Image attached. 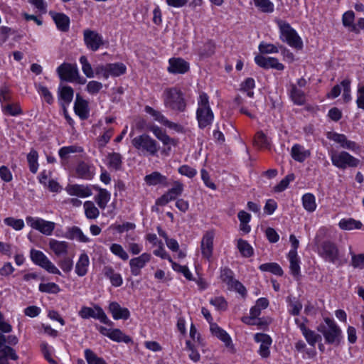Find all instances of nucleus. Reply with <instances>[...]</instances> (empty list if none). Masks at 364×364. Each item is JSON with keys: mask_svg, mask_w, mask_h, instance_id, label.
Here are the masks:
<instances>
[{"mask_svg": "<svg viewBox=\"0 0 364 364\" xmlns=\"http://www.w3.org/2000/svg\"><path fill=\"white\" fill-rule=\"evenodd\" d=\"M323 321L317 326V331L323 335L326 343L339 346L343 339L341 328L328 317L324 318Z\"/></svg>", "mask_w": 364, "mask_h": 364, "instance_id": "1", "label": "nucleus"}, {"mask_svg": "<svg viewBox=\"0 0 364 364\" xmlns=\"http://www.w3.org/2000/svg\"><path fill=\"white\" fill-rule=\"evenodd\" d=\"M318 253L326 262L334 264L337 267L346 263V259H342L336 244L331 240L322 242L318 247Z\"/></svg>", "mask_w": 364, "mask_h": 364, "instance_id": "2", "label": "nucleus"}, {"mask_svg": "<svg viewBox=\"0 0 364 364\" xmlns=\"http://www.w3.org/2000/svg\"><path fill=\"white\" fill-rule=\"evenodd\" d=\"M164 106L174 111L183 112L186 102L183 92L176 87L166 89L164 92Z\"/></svg>", "mask_w": 364, "mask_h": 364, "instance_id": "3", "label": "nucleus"}, {"mask_svg": "<svg viewBox=\"0 0 364 364\" xmlns=\"http://www.w3.org/2000/svg\"><path fill=\"white\" fill-rule=\"evenodd\" d=\"M277 24L280 31V39L293 48L302 49V40L290 24L282 20L278 21Z\"/></svg>", "mask_w": 364, "mask_h": 364, "instance_id": "4", "label": "nucleus"}, {"mask_svg": "<svg viewBox=\"0 0 364 364\" xmlns=\"http://www.w3.org/2000/svg\"><path fill=\"white\" fill-rule=\"evenodd\" d=\"M196 116L201 129L210 125L213 120L214 115L209 105L208 96L205 92L200 94Z\"/></svg>", "mask_w": 364, "mask_h": 364, "instance_id": "5", "label": "nucleus"}, {"mask_svg": "<svg viewBox=\"0 0 364 364\" xmlns=\"http://www.w3.org/2000/svg\"><path fill=\"white\" fill-rule=\"evenodd\" d=\"M133 146L139 151L154 156L159 150L157 142L146 134L137 136L132 140Z\"/></svg>", "mask_w": 364, "mask_h": 364, "instance_id": "6", "label": "nucleus"}, {"mask_svg": "<svg viewBox=\"0 0 364 364\" xmlns=\"http://www.w3.org/2000/svg\"><path fill=\"white\" fill-rule=\"evenodd\" d=\"M331 159L333 165L341 169H345L347 167H356L359 164L358 159L353 157L346 151H332L331 154Z\"/></svg>", "mask_w": 364, "mask_h": 364, "instance_id": "7", "label": "nucleus"}, {"mask_svg": "<svg viewBox=\"0 0 364 364\" xmlns=\"http://www.w3.org/2000/svg\"><path fill=\"white\" fill-rule=\"evenodd\" d=\"M78 314L83 319L93 318L100 320V322L109 326L114 325L113 322L107 318L103 309L97 305L95 306L94 308L82 306L79 311Z\"/></svg>", "mask_w": 364, "mask_h": 364, "instance_id": "8", "label": "nucleus"}, {"mask_svg": "<svg viewBox=\"0 0 364 364\" xmlns=\"http://www.w3.org/2000/svg\"><path fill=\"white\" fill-rule=\"evenodd\" d=\"M31 260L37 265L46 269L47 272L54 274H60V270L52 263V262L41 251L32 249L31 250Z\"/></svg>", "mask_w": 364, "mask_h": 364, "instance_id": "9", "label": "nucleus"}, {"mask_svg": "<svg viewBox=\"0 0 364 364\" xmlns=\"http://www.w3.org/2000/svg\"><path fill=\"white\" fill-rule=\"evenodd\" d=\"M220 277L223 282L228 285V289L234 290L242 296L246 295L247 291L245 287L240 282L234 278V274L231 269L228 268L223 269Z\"/></svg>", "mask_w": 364, "mask_h": 364, "instance_id": "10", "label": "nucleus"}, {"mask_svg": "<svg viewBox=\"0 0 364 364\" xmlns=\"http://www.w3.org/2000/svg\"><path fill=\"white\" fill-rule=\"evenodd\" d=\"M26 220L32 228L38 230L46 235H50L55 229V223L53 222L46 221L42 218L28 216Z\"/></svg>", "mask_w": 364, "mask_h": 364, "instance_id": "11", "label": "nucleus"}, {"mask_svg": "<svg viewBox=\"0 0 364 364\" xmlns=\"http://www.w3.org/2000/svg\"><path fill=\"white\" fill-rule=\"evenodd\" d=\"M83 38L87 48L92 51L97 50L104 45L102 36L95 31L90 29L84 30Z\"/></svg>", "mask_w": 364, "mask_h": 364, "instance_id": "12", "label": "nucleus"}, {"mask_svg": "<svg viewBox=\"0 0 364 364\" xmlns=\"http://www.w3.org/2000/svg\"><path fill=\"white\" fill-rule=\"evenodd\" d=\"M60 78L68 82H74L79 77L77 68L70 63H63L57 68Z\"/></svg>", "mask_w": 364, "mask_h": 364, "instance_id": "13", "label": "nucleus"}, {"mask_svg": "<svg viewBox=\"0 0 364 364\" xmlns=\"http://www.w3.org/2000/svg\"><path fill=\"white\" fill-rule=\"evenodd\" d=\"M214 237L215 232L213 230L207 231L203 235L200 242L201 253L207 259H210L213 255Z\"/></svg>", "mask_w": 364, "mask_h": 364, "instance_id": "14", "label": "nucleus"}, {"mask_svg": "<svg viewBox=\"0 0 364 364\" xmlns=\"http://www.w3.org/2000/svg\"><path fill=\"white\" fill-rule=\"evenodd\" d=\"M255 61L257 65L264 69L274 68L277 70H283L284 69V65L275 58L257 55L255 58Z\"/></svg>", "mask_w": 364, "mask_h": 364, "instance_id": "15", "label": "nucleus"}, {"mask_svg": "<svg viewBox=\"0 0 364 364\" xmlns=\"http://www.w3.org/2000/svg\"><path fill=\"white\" fill-rule=\"evenodd\" d=\"M151 257L150 254L143 253L137 257L131 259L129 266L132 274L134 276L139 275L141 274V269L150 261Z\"/></svg>", "mask_w": 364, "mask_h": 364, "instance_id": "16", "label": "nucleus"}, {"mask_svg": "<svg viewBox=\"0 0 364 364\" xmlns=\"http://www.w3.org/2000/svg\"><path fill=\"white\" fill-rule=\"evenodd\" d=\"M168 71L173 74H184L189 70V63L181 58H172L168 60Z\"/></svg>", "mask_w": 364, "mask_h": 364, "instance_id": "17", "label": "nucleus"}, {"mask_svg": "<svg viewBox=\"0 0 364 364\" xmlns=\"http://www.w3.org/2000/svg\"><path fill=\"white\" fill-rule=\"evenodd\" d=\"M255 340L257 343H261L259 353L264 358H267L270 355L269 347L272 344L271 337L264 333H256L255 335Z\"/></svg>", "mask_w": 364, "mask_h": 364, "instance_id": "18", "label": "nucleus"}, {"mask_svg": "<svg viewBox=\"0 0 364 364\" xmlns=\"http://www.w3.org/2000/svg\"><path fill=\"white\" fill-rule=\"evenodd\" d=\"M74 110L75 114L81 119H86L89 117L90 109L88 102L87 100H84L80 94L76 95Z\"/></svg>", "mask_w": 364, "mask_h": 364, "instance_id": "19", "label": "nucleus"}, {"mask_svg": "<svg viewBox=\"0 0 364 364\" xmlns=\"http://www.w3.org/2000/svg\"><path fill=\"white\" fill-rule=\"evenodd\" d=\"M48 245L50 249L56 257H65L68 255L69 250V243L68 242L50 239Z\"/></svg>", "mask_w": 364, "mask_h": 364, "instance_id": "20", "label": "nucleus"}, {"mask_svg": "<svg viewBox=\"0 0 364 364\" xmlns=\"http://www.w3.org/2000/svg\"><path fill=\"white\" fill-rule=\"evenodd\" d=\"M109 311L112 314L113 318L115 320H127L130 316V313L128 309L121 307V306L115 301L111 302L109 304Z\"/></svg>", "mask_w": 364, "mask_h": 364, "instance_id": "21", "label": "nucleus"}, {"mask_svg": "<svg viewBox=\"0 0 364 364\" xmlns=\"http://www.w3.org/2000/svg\"><path fill=\"white\" fill-rule=\"evenodd\" d=\"M299 329L310 346L315 347L316 343L321 341V336L309 328L305 324H299Z\"/></svg>", "mask_w": 364, "mask_h": 364, "instance_id": "22", "label": "nucleus"}, {"mask_svg": "<svg viewBox=\"0 0 364 364\" xmlns=\"http://www.w3.org/2000/svg\"><path fill=\"white\" fill-rule=\"evenodd\" d=\"M149 129L153 132L155 136L159 140H160L164 144V145L176 146V140L168 136L166 133L164 131H163L160 127L155 125H151L149 127Z\"/></svg>", "mask_w": 364, "mask_h": 364, "instance_id": "23", "label": "nucleus"}, {"mask_svg": "<svg viewBox=\"0 0 364 364\" xmlns=\"http://www.w3.org/2000/svg\"><path fill=\"white\" fill-rule=\"evenodd\" d=\"M66 191L70 196H75L80 198L88 197L92 195L90 188L83 185H68Z\"/></svg>", "mask_w": 364, "mask_h": 364, "instance_id": "24", "label": "nucleus"}, {"mask_svg": "<svg viewBox=\"0 0 364 364\" xmlns=\"http://www.w3.org/2000/svg\"><path fill=\"white\" fill-rule=\"evenodd\" d=\"M0 356L1 358H10L14 360H16L18 358L14 349L6 345V336L2 333H0Z\"/></svg>", "mask_w": 364, "mask_h": 364, "instance_id": "25", "label": "nucleus"}, {"mask_svg": "<svg viewBox=\"0 0 364 364\" xmlns=\"http://www.w3.org/2000/svg\"><path fill=\"white\" fill-rule=\"evenodd\" d=\"M107 165L109 168L119 171L122 166V156L119 153H109L107 156Z\"/></svg>", "mask_w": 364, "mask_h": 364, "instance_id": "26", "label": "nucleus"}, {"mask_svg": "<svg viewBox=\"0 0 364 364\" xmlns=\"http://www.w3.org/2000/svg\"><path fill=\"white\" fill-rule=\"evenodd\" d=\"M289 95L291 100L296 105H302L306 102L305 93L301 89L297 87L295 84L290 85Z\"/></svg>", "mask_w": 364, "mask_h": 364, "instance_id": "27", "label": "nucleus"}, {"mask_svg": "<svg viewBox=\"0 0 364 364\" xmlns=\"http://www.w3.org/2000/svg\"><path fill=\"white\" fill-rule=\"evenodd\" d=\"M309 150H306L300 144H294L291 151V157L296 161L303 162L310 156Z\"/></svg>", "mask_w": 364, "mask_h": 364, "instance_id": "28", "label": "nucleus"}, {"mask_svg": "<svg viewBox=\"0 0 364 364\" xmlns=\"http://www.w3.org/2000/svg\"><path fill=\"white\" fill-rule=\"evenodd\" d=\"M76 173L80 178L91 179L94 176V167L87 163L81 161L76 168Z\"/></svg>", "mask_w": 364, "mask_h": 364, "instance_id": "29", "label": "nucleus"}, {"mask_svg": "<svg viewBox=\"0 0 364 364\" xmlns=\"http://www.w3.org/2000/svg\"><path fill=\"white\" fill-rule=\"evenodd\" d=\"M65 237L70 240H76L80 242H89V238L85 236L81 229L77 226L70 228L65 233Z\"/></svg>", "mask_w": 364, "mask_h": 364, "instance_id": "30", "label": "nucleus"}, {"mask_svg": "<svg viewBox=\"0 0 364 364\" xmlns=\"http://www.w3.org/2000/svg\"><path fill=\"white\" fill-rule=\"evenodd\" d=\"M53 19L55 21L57 28L63 31L66 32L69 29L70 18L68 16L61 13H56L53 15Z\"/></svg>", "mask_w": 364, "mask_h": 364, "instance_id": "31", "label": "nucleus"}, {"mask_svg": "<svg viewBox=\"0 0 364 364\" xmlns=\"http://www.w3.org/2000/svg\"><path fill=\"white\" fill-rule=\"evenodd\" d=\"M288 258L290 262L291 273L294 277L297 278L300 274L299 259L297 252H295L294 250H290Z\"/></svg>", "mask_w": 364, "mask_h": 364, "instance_id": "32", "label": "nucleus"}, {"mask_svg": "<svg viewBox=\"0 0 364 364\" xmlns=\"http://www.w3.org/2000/svg\"><path fill=\"white\" fill-rule=\"evenodd\" d=\"M89 264V257L87 254H81L75 266L76 274L80 277L85 276L87 272Z\"/></svg>", "mask_w": 364, "mask_h": 364, "instance_id": "33", "label": "nucleus"}, {"mask_svg": "<svg viewBox=\"0 0 364 364\" xmlns=\"http://www.w3.org/2000/svg\"><path fill=\"white\" fill-rule=\"evenodd\" d=\"M210 331L213 335L220 339L225 345L228 346L231 342V338L227 332L219 327L216 323H211Z\"/></svg>", "mask_w": 364, "mask_h": 364, "instance_id": "34", "label": "nucleus"}, {"mask_svg": "<svg viewBox=\"0 0 364 364\" xmlns=\"http://www.w3.org/2000/svg\"><path fill=\"white\" fill-rule=\"evenodd\" d=\"M166 177L161 175L159 172L155 171L149 175H146L144 181L149 186H156L159 183H165L166 182Z\"/></svg>", "mask_w": 364, "mask_h": 364, "instance_id": "35", "label": "nucleus"}, {"mask_svg": "<svg viewBox=\"0 0 364 364\" xmlns=\"http://www.w3.org/2000/svg\"><path fill=\"white\" fill-rule=\"evenodd\" d=\"M342 230H351L353 229H360L362 227L361 222L355 220L353 218L342 219L338 224Z\"/></svg>", "mask_w": 364, "mask_h": 364, "instance_id": "36", "label": "nucleus"}, {"mask_svg": "<svg viewBox=\"0 0 364 364\" xmlns=\"http://www.w3.org/2000/svg\"><path fill=\"white\" fill-rule=\"evenodd\" d=\"M109 338L116 342H124L125 343H129L132 342V338L125 335L120 329L114 328L112 330L109 335Z\"/></svg>", "mask_w": 364, "mask_h": 364, "instance_id": "37", "label": "nucleus"}, {"mask_svg": "<svg viewBox=\"0 0 364 364\" xmlns=\"http://www.w3.org/2000/svg\"><path fill=\"white\" fill-rule=\"evenodd\" d=\"M95 199L98 206L101 209H105L110 199V193L107 190L100 188Z\"/></svg>", "mask_w": 364, "mask_h": 364, "instance_id": "38", "label": "nucleus"}, {"mask_svg": "<svg viewBox=\"0 0 364 364\" xmlns=\"http://www.w3.org/2000/svg\"><path fill=\"white\" fill-rule=\"evenodd\" d=\"M355 18V14L353 11H348L344 13L342 18L343 24L346 27H350V31H354L355 33H358L359 30L357 26L353 23Z\"/></svg>", "mask_w": 364, "mask_h": 364, "instance_id": "39", "label": "nucleus"}, {"mask_svg": "<svg viewBox=\"0 0 364 364\" xmlns=\"http://www.w3.org/2000/svg\"><path fill=\"white\" fill-rule=\"evenodd\" d=\"M85 214L88 219H96L100 211L92 201H86L84 203Z\"/></svg>", "mask_w": 364, "mask_h": 364, "instance_id": "40", "label": "nucleus"}, {"mask_svg": "<svg viewBox=\"0 0 364 364\" xmlns=\"http://www.w3.org/2000/svg\"><path fill=\"white\" fill-rule=\"evenodd\" d=\"M259 269L262 272H269L278 276L283 274V270L281 267L274 262L262 264L259 267Z\"/></svg>", "mask_w": 364, "mask_h": 364, "instance_id": "41", "label": "nucleus"}, {"mask_svg": "<svg viewBox=\"0 0 364 364\" xmlns=\"http://www.w3.org/2000/svg\"><path fill=\"white\" fill-rule=\"evenodd\" d=\"M60 97L64 104L69 105L73 98L74 90L70 86H63L59 90Z\"/></svg>", "mask_w": 364, "mask_h": 364, "instance_id": "42", "label": "nucleus"}, {"mask_svg": "<svg viewBox=\"0 0 364 364\" xmlns=\"http://www.w3.org/2000/svg\"><path fill=\"white\" fill-rule=\"evenodd\" d=\"M2 111L5 114L10 116H18L23 113V111L18 103L7 104L2 105Z\"/></svg>", "mask_w": 364, "mask_h": 364, "instance_id": "43", "label": "nucleus"}, {"mask_svg": "<svg viewBox=\"0 0 364 364\" xmlns=\"http://www.w3.org/2000/svg\"><path fill=\"white\" fill-rule=\"evenodd\" d=\"M38 152L34 149H31L27 155V161L28 163L29 169L33 173H36L38 168Z\"/></svg>", "mask_w": 364, "mask_h": 364, "instance_id": "44", "label": "nucleus"}, {"mask_svg": "<svg viewBox=\"0 0 364 364\" xmlns=\"http://www.w3.org/2000/svg\"><path fill=\"white\" fill-rule=\"evenodd\" d=\"M303 206L309 212H313L316 210V204L315 197L311 193H306L302 197Z\"/></svg>", "mask_w": 364, "mask_h": 364, "instance_id": "45", "label": "nucleus"}, {"mask_svg": "<svg viewBox=\"0 0 364 364\" xmlns=\"http://www.w3.org/2000/svg\"><path fill=\"white\" fill-rule=\"evenodd\" d=\"M237 248L243 257H250L253 255V249L246 240L239 239L237 240Z\"/></svg>", "mask_w": 364, "mask_h": 364, "instance_id": "46", "label": "nucleus"}, {"mask_svg": "<svg viewBox=\"0 0 364 364\" xmlns=\"http://www.w3.org/2000/svg\"><path fill=\"white\" fill-rule=\"evenodd\" d=\"M108 69L109 75L114 77H117L125 73L127 70L126 66L122 63H109Z\"/></svg>", "mask_w": 364, "mask_h": 364, "instance_id": "47", "label": "nucleus"}, {"mask_svg": "<svg viewBox=\"0 0 364 364\" xmlns=\"http://www.w3.org/2000/svg\"><path fill=\"white\" fill-rule=\"evenodd\" d=\"M85 357L88 364H107L105 360L98 357L92 350L85 349Z\"/></svg>", "mask_w": 364, "mask_h": 364, "instance_id": "48", "label": "nucleus"}, {"mask_svg": "<svg viewBox=\"0 0 364 364\" xmlns=\"http://www.w3.org/2000/svg\"><path fill=\"white\" fill-rule=\"evenodd\" d=\"M255 6L264 13H272L274 11V4L269 0H253Z\"/></svg>", "mask_w": 364, "mask_h": 364, "instance_id": "49", "label": "nucleus"}, {"mask_svg": "<svg viewBox=\"0 0 364 364\" xmlns=\"http://www.w3.org/2000/svg\"><path fill=\"white\" fill-rule=\"evenodd\" d=\"M183 190V185L181 183L176 181L174 183V186L168 190L166 194L169 198V200H173L181 195Z\"/></svg>", "mask_w": 364, "mask_h": 364, "instance_id": "50", "label": "nucleus"}, {"mask_svg": "<svg viewBox=\"0 0 364 364\" xmlns=\"http://www.w3.org/2000/svg\"><path fill=\"white\" fill-rule=\"evenodd\" d=\"M110 251L114 255L119 257L124 261H126L129 259V255L127 252L124 250L122 246L119 244L114 243L110 246Z\"/></svg>", "mask_w": 364, "mask_h": 364, "instance_id": "51", "label": "nucleus"}, {"mask_svg": "<svg viewBox=\"0 0 364 364\" xmlns=\"http://www.w3.org/2000/svg\"><path fill=\"white\" fill-rule=\"evenodd\" d=\"M295 179L294 173H290L286 176L275 187L274 191L276 192H282L284 191L289 186L291 181Z\"/></svg>", "mask_w": 364, "mask_h": 364, "instance_id": "52", "label": "nucleus"}, {"mask_svg": "<svg viewBox=\"0 0 364 364\" xmlns=\"http://www.w3.org/2000/svg\"><path fill=\"white\" fill-rule=\"evenodd\" d=\"M80 62L82 65V70L83 73L87 77H94V72L92 68V66L90 63L88 62L86 56L82 55L80 58Z\"/></svg>", "mask_w": 364, "mask_h": 364, "instance_id": "53", "label": "nucleus"}, {"mask_svg": "<svg viewBox=\"0 0 364 364\" xmlns=\"http://www.w3.org/2000/svg\"><path fill=\"white\" fill-rule=\"evenodd\" d=\"M4 223L8 226L12 227L16 230H21L24 227V223L22 219H16L11 217L5 218Z\"/></svg>", "mask_w": 364, "mask_h": 364, "instance_id": "54", "label": "nucleus"}, {"mask_svg": "<svg viewBox=\"0 0 364 364\" xmlns=\"http://www.w3.org/2000/svg\"><path fill=\"white\" fill-rule=\"evenodd\" d=\"M255 144L259 148H267L269 145L267 136L262 132L256 134Z\"/></svg>", "mask_w": 364, "mask_h": 364, "instance_id": "55", "label": "nucleus"}, {"mask_svg": "<svg viewBox=\"0 0 364 364\" xmlns=\"http://www.w3.org/2000/svg\"><path fill=\"white\" fill-rule=\"evenodd\" d=\"M144 109H145V112L146 113H148L149 114H150L151 116H152L156 121L159 122V123H161L162 124L164 123L166 118L164 116V114L161 112L153 109L150 106H146Z\"/></svg>", "mask_w": 364, "mask_h": 364, "instance_id": "56", "label": "nucleus"}, {"mask_svg": "<svg viewBox=\"0 0 364 364\" xmlns=\"http://www.w3.org/2000/svg\"><path fill=\"white\" fill-rule=\"evenodd\" d=\"M81 151H82V149L80 147L76 146H64L59 150V156L62 159H65L70 154Z\"/></svg>", "mask_w": 364, "mask_h": 364, "instance_id": "57", "label": "nucleus"}, {"mask_svg": "<svg viewBox=\"0 0 364 364\" xmlns=\"http://www.w3.org/2000/svg\"><path fill=\"white\" fill-rule=\"evenodd\" d=\"M351 255V265L354 268L363 269L364 268V254L355 255L350 252Z\"/></svg>", "mask_w": 364, "mask_h": 364, "instance_id": "58", "label": "nucleus"}, {"mask_svg": "<svg viewBox=\"0 0 364 364\" xmlns=\"http://www.w3.org/2000/svg\"><path fill=\"white\" fill-rule=\"evenodd\" d=\"M102 87L103 85L101 82L92 80L87 83L86 86V90L90 95H96L102 89Z\"/></svg>", "mask_w": 364, "mask_h": 364, "instance_id": "59", "label": "nucleus"}, {"mask_svg": "<svg viewBox=\"0 0 364 364\" xmlns=\"http://www.w3.org/2000/svg\"><path fill=\"white\" fill-rule=\"evenodd\" d=\"M38 92L41 94V95L44 98L45 101L49 104H53L54 99L51 94V92L48 90V89L41 85H38Z\"/></svg>", "mask_w": 364, "mask_h": 364, "instance_id": "60", "label": "nucleus"}, {"mask_svg": "<svg viewBox=\"0 0 364 364\" xmlns=\"http://www.w3.org/2000/svg\"><path fill=\"white\" fill-rule=\"evenodd\" d=\"M39 290L42 292L57 294L60 291L59 287L55 283L41 284Z\"/></svg>", "mask_w": 364, "mask_h": 364, "instance_id": "61", "label": "nucleus"}, {"mask_svg": "<svg viewBox=\"0 0 364 364\" xmlns=\"http://www.w3.org/2000/svg\"><path fill=\"white\" fill-rule=\"evenodd\" d=\"M58 265L65 272H69L72 270L73 262L72 258L65 256L63 258L59 261Z\"/></svg>", "mask_w": 364, "mask_h": 364, "instance_id": "62", "label": "nucleus"}, {"mask_svg": "<svg viewBox=\"0 0 364 364\" xmlns=\"http://www.w3.org/2000/svg\"><path fill=\"white\" fill-rule=\"evenodd\" d=\"M259 50L262 53H277L279 51L278 48L275 45L264 42L259 44Z\"/></svg>", "mask_w": 364, "mask_h": 364, "instance_id": "63", "label": "nucleus"}, {"mask_svg": "<svg viewBox=\"0 0 364 364\" xmlns=\"http://www.w3.org/2000/svg\"><path fill=\"white\" fill-rule=\"evenodd\" d=\"M11 99V90L6 85H2L0 87V102L1 106L6 102L10 101Z\"/></svg>", "mask_w": 364, "mask_h": 364, "instance_id": "64", "label": "nucleus"}]
</instances>
